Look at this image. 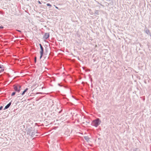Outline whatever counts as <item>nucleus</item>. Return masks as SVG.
Segmentation results:
<instances>
[{
    "instance_id": "f8f14e48",
    "label": "nucleus",
    "mask_w": 151,
    "mask_h": 151,
    "mask_svg": "<svg viewBox=\"0 0 151 151\" xmlns=\"http://www.w3.org/2000/svg\"><path fill=\"white\" fill-rule=\"evenodd\" d=\"M35 63L36 62V57H35Z\"/></svg>"
},
{
    "instance_id": "dca6fc26",
    "label": "nucleus",
    "mask_w": 151,
    "mask_h": 151,
    "mask_svg": "<svg viewBox=\"0 0 151 151\" xmlns=\"http://www.w3.org/2000/svg\"><path fill=\"white\" fill-rule=\"evenodd\" d=\"M39 3H40V4H41L40 2V1H39Z\"/></svg>"
},
{
    "instance_id": "4468645a",
    "label": "nucleus",
    "mask_w": 151,
    "mask_h": 151,
    "mask_svg": "<svg viewBox=\"0 0 151 151\" xmlns=\"http://www.w3.org/2000/svg\"><path fill=\"white\" fill-rule=\"evenodd\" d=\"M2 108V106H1L0 107V110H1Z\"/></svg>"
},
{
    "instance_id": "39448f33",
    "label": "nucleus",
    "mask_w": 151,
    "mask_h": 151,
    "mask_svg": "<svg viewBox=\"0 0 151 151\" xmlns=\"http://www.w3.org/2000/svg\"><path fill=\"white\" fill-rule=\"evenodd\" d=\"M49 37V35L48 34L46 33L45 34L44 36V38L45 39Z\"/></svg>"
},
{
    "instance_id": "0eeeda50",
    "label": "nucleus",
    "mask_w": 151,
    "mask_h": 151,
    "mask_svg": "<svg viewBox=\"0 0 151 151\" xmlns=\"http://www.w3.org/2000/svg\"><path fill=\"white\" fill-rule=\"evenodd\" d=\"M28 90V88H26L22 93V95H23Z\"/></svg>"
},
{
    "instance_id": "423d86ee",
    "label": "nucleus",
    "mask_w": 151,
    "mask_h": 151,
    "mask_svg": "<svg viewBox=\"0 0 151 151\" xmlns=\"http://www.w3.org/2000/svg\"><path fill=\"white\" fill-rule=\"evenodd\" d=\"M10 104H11V103H9V104H7L5 106V109H7V108H8L9 106H10Z\"/></svg>"
},
{
    "instance_id": "2eb2a0df",
    "label": "nucleus",
    "mask_w": 151,
    "mask_h": 151,
    "mask_svg": "<svg viewBox=\"0 0 151 151\" xmlns=\"http://www.w3.org/2000/svg\"><path fill=\"white\" fill-rule=\"evenodd\" d=\"M3 28V27L0 26V28Z\"/></svg>"
},
{
    "instance_id": "9b49d317",
    "label": "nucleus",
    "mask_w": 151,
    "mask_h": 151,
    "mask_svg": "<svg viewBox=\"0 0 151 151\" xmlns=\"http://www.w3.org/2000/svg\"><path fill=\"white\" fill-rule=\"evenodd\" d=\"M15 94V92H13L12 94V96H13Z\"/></svg>"
},
{
    "instance_id": "1a4fd4ad",
    "label": "nucleus",
    "mask_w": 151,
    "mask_h": 151,
    "mask_svg": "<svg viewBox=\"0 0 151 151\" xmlns=\"http://www.w3.org/2000/svg\"><path fill=\"white\" fill-rule=\"evenodd\" d=\"M9 72L12 73H13V70H12V69H9Z\"/></svg>"
},
{
    "instance_id": "ddd939ff",
    "label": "nucleus",
    "mask_w": 151,
    "mask_h": 151,
    "mask_svg": "<svg viewBox=\"0 0 151 151\" xmlns=\"http://www.w3.org/2000/svg\"><path fill=\"white\" fill-rule=\"evenodd\" d=\"M47 5L48 6H51V5H50V4H47Z\"/></svg>"
},
{
    "instance_id": "6e6552de",
    "label": "nucleus",
    "mask_w": 151,
    "mask_h": 151,
    "mask_svg": "<svg viewBox=\"0 0 151 151\" xmlns=\"http://www.w3.org/2000/svg\"><path fill=\"white\" fill-rule=\"evenodd\" d=\"M84 138L87 141H88L89 138L88 136H85Z\"/></svg>"
},
{
    "instance_id": "f257e3e1",
    "label": "nucleus",
    "mask_w": 151,
    "mask_h": 151,
    "mask_svg": "<svg viewBox=\"0 0 151 151\" xmlns=\"http://www.w3.org/2000/svg\"><path fill=\"white\" fill-rule=\"evenodd\" d=\"M101 122V121L99 119H97L93 121V123L94 124L95 127H97L99 125Z\"/></svg>"
},
{
    "instance_id": "f03ea898",
    "label": "nucleus",
    "mask_w": 151,
    "mask_h": 151,
    "mask_svg": "<svg viewBox=\"0 0 151 151\" xmlns=\"http://www.w3.org/2000/svg\"><path fill=\"white\" fill-rule=\"evenodd\" d=\"M39 45L40 46V48L41 49V51H40V59H41L42 56L43 54V47L42 46L41 44H40Z\"/></svg>"
},
{
    "instance_id": "f3484780",
    "label": "nucleus",
    "mask_w": 151,
    "mask_h": 151,
    "mask_svg": "<svg viewBox=\"0 0 151 151\" xmlns=\"http://www.w3.org/2000/svg\"><path fill=\"white\" fill-rule=\"evenodd\" d=\"M56 8H57V9L58 8L57 7H56Z\"/></svg>"
},
{
    "instance_id": "20e7f679",
    "label": "nucleus",
    "mask_w": 151,
    "mask_h": 151,
    "mask_svg": "<svg viewBox=\"0 0 151 151\" xmlns=\"http://www.w3.org/2000/svg\"><path fill=\"white\" fill-rule=\"evenodd\" d=\"M21 88V86H19L18 87L15 86H14V89L16 91L19 92L20 91Z\"/></svg>"
},
{
    "instance_id": "9d476101",
    "label": "nucleus",
    "mask_w": 151,
    "mask_h": 151,
    "mask_svg": "<svg viewBox=\"0 0 151 151\" xmlns=\"http://www.w3.org/2000/svg\"><path fill=\"white\" fill-rule=\"evenodd\" d=\"M65 93L67 94H69L70 93V91L69 90L65 92Z\"/></svg>"
},
{
    "instance_id": "7ed1b4c3",
    "label": "nucleus",
    "mask_w": 151,
    "mask_h": 151,
    "mask_svg": "<svg viewBox=\"0 0 151 151\" xmlns=\"http://www.w3.org/2000/svg\"><path fill=\"white\" fill-rule=\"evenodd\" d=\"M4 68L3 63H1V64H0V73L1 72L4 71Z\"/></svg>"
}]
</instances>
